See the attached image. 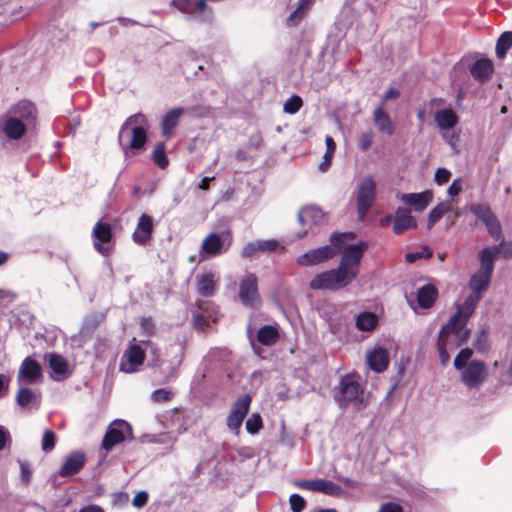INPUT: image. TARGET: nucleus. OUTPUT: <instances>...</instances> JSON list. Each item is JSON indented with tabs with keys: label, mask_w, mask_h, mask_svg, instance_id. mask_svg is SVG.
Wrapping results in <instances>:
<instances>
[{
	"label": "nucleus",
	"mask_w": 512,
	"mask_h": 512,
	"mask_svg": "<svg viewBox=\"0 0 512 512\" xmlns=\"http://www.w3.org/2000/svg\"><path fill=\"white\" fill-rule=\"evenodd\" d=\"M500 247H486L480 252V268L470 278L471 295H483L487 291L494 270V262Z\"/></svg>",
	"instance_id": "20e7f679"
},
{
	"label": "nucleus",
	"mask_w": 512,
	"mask_h": 512,
	"mask_svg": "<svg viewBox=\"0 0 512 512\" xmlns=\"http://www.w3.org/2000/svg\"><path fill=\"white\" fill-rule=\"evenodd\" d=\"M436 297L437 290L431 284L422 286L417 292L418 304L424 309L430 308L434 304Z\"/></svg>",
	"instance_id": "f704fd0d"
},
{
	"label": "nucleus",
	"mask_w": 512,
	"mask_h": 512,
	"mask_svg": "<svg viewBox=\"0 0 512 512\" xmlns=\"http://www.w3.org/2000/svg\"><path fill=\"white\" fill-rule=\"evenodd\" d=\"M337 255V248L331 242L329 245L318 247L307 251L297 258V263L301 266H313L323 263Z\"/></svg>",
	"instance_id": "4468645a"
},
{
	"label": "nucleus",
	"mask_w": 512,
	"mask_h": 512,
	"mask_svg": "<svg viewBox=\"0 0 512 512\" xmlns=\"http://www.w3.org/2000/svg\"><path fill=\"white\" fill-rule=\"evenodd\" d=\"M41 378L42 369L40 364L31 357H26L19 367L17 384L19 386L35 384L40 382Z\"/></svg>",
	"instance_id": "2eb2a0df"
},
{
	"label": "nucleus",
	"mask_w": 512,
	"mask_h": 512,
	"mask_svg": "<svg viewBox=\"0 0 512 512\" xmlns=\"http://www.w3.org/2000/svg\"><path fill=\"white\" fill-rule=\"evenodd\" d=\"M363 395L364 385L359 375L351 373L341 377L338 395L336 396L341 406L359 405L363 401Z\"/></svg>",
	"instance_id": "39448f33"
},
{
	"label": "nucleus",
	"mask_w": 512,
	"mask_h": 512,
	"mask_svg": "<svg viewBox=\"0 0 512 512\" xmlns=\"http://www.w3.org/2000/svg\"><path fill=\"white\" fill-rule=\"evenodd\" d=\"M326 151L325 153L333 155L336 149V144L331 136L325 138Z\"/></svg>",
	"instance_id": "0e129e2a"
},
{
	"label": "nucleus",
	"mask_w": 512,
	"mask_h": 512,
	"mask_svg": "<svg viewBox=\"0 0 512 512\" xmlns=\"http://www.w3.org/2000/svg\"><path fill=\"white\" fill-rule=\"evenodd\" d=\"M452 210V203L450 201H444L439 203L433 208L428 216V227L431 228L436 222H438L442 216Z\"/></svg>",
	"instance_id": "ea45409f"
},
{
	"label": "nucleus",
	"mask_w": 512,
	"mask_h": 512,
	"mask_svg": "<svg viewBox=\"0 0 512 512\" xmlns=\"http://www.w3.org/2000/svg\"><path fill=\"white\" fill-rule=\"evenodd\" d=\"M170 397L171 392L167 389H157L151 395L152 400L157 403L168 401Z\"/></svg>",
	"instance_id": "5fc2aeb1"
},
{
	"label": "nucleus",
	"mask_w": 512,
	"mask_h": 512,
	"mask_svg": "<svg viewBox=\"0 0 512 512\" xmlns=\"http://www.w3.org/2000/svg\"><path fill=\"white\" fill-rule=\"evenodd\" d=\"M355 238L356 234L353 232L334 233L330 237V241L337 248V255L341 254L338 267L344 271L352 282L359 274L361 259L368 248L365 241H359L355 244L350 243Z\"/></svg>",
	"instance_id": "f257e3e1"
},
{
	"label": "nucleus",
	"mask_w": 512,
	"mask_h": 512,
	"mask_svg": "<svg viewBox=\"0 0 512 512\" xmlns=\"http://www.w3.org/2000/svg\"><path fill=\"white\" fill-rule=\"evenodd\" d=\"M92 239L95 250L107 257L112 251V228L109 223L98 221L92 230Z\"/></svg>",
	"instance_id": "9d476101"
},
{
	"label": "nucleus",
	"mask_w": 512,
	"mask_h": 512,
	"mask_svg": "<svg viewBox=\"0 0 512 512\" xmlns=\"http://www.w3.org/2000/svg\"><path fill=\"white\" fill-rule=\"evenodd\" d=\"M19 390L16 395V403L21 407H28L34 405L35 409L40 406V394L34 391L26 385L19 386Z\"/></svg>",
	"instance_id": "473e14b6"
},
{
	"label": "nucleus",
	"mask_w": 512,
	"mask_h": 512,
	"mask_svg": "<svg viewBox=\"0 0 512 512\" xmlns=\"http://www.w3.org/2000/svg\"><path fill=\"white\" fill-rule=\"evenodd\" d=\"M141 328L142 330L147 334V335H150L152 334L153 332V329H154V324L151 320V318H143L141 320Z\"/></svg>",
	"instance_id": "680f3d73"
},
{
	"label": "nucleus",
	"mask_w": 512,
	"mask_h": 512,
	"mask_svg": "<svg viewBox=\"0 0 512 512\" xmlns=\"http://www.w3.org/2000/svg\"><path fill=\"white\" fill-rule=\"evenodd\" d=\"M417 226L416 219L411 215L410 211L406 208L399 207L395 211L393 231L395 234H402L410 228Z\"/></svg>",
	"instance_id": "b1692460"
},
{
	"label": "nucleus",
	"mask_w": 512,
	"mask_h": 512,
	"mask_svg": "<svg viewBox=\"0 0 512 512\" xmlns=\"http://www.w3.org/2000/svg\"><path fill=\"white\" fill-rule=\"evenodd\" d=\"M511 47H512V32L511 31L503 32L500 35V37L498 38L497 43H496V48H495L496 56L499 59H503Z\"/></svg>",
	"instance_id": "58836bf2"
},
{
	"label": "nucleus",
	"mask_w": 512,
	"mask_h": 512,
	"mask_svg": "<svg viewBox=\"0 0 512 512\" xmlns=\"http://www.w3.org/2000/svg\"><path fill=\"white\" fill-rule=\"evenodd\" d=\"M442 138L448 143L451 147L455 145V142L458 139V135L456 134H449L448 131H441L440 132Z\"/></svg>",
	"instance_id": "e2e57ef3"
},
{
	"label": "nucleus",
	"mask_w": 512,
	"mask_h": 512,
	"mask_svg": "<svg viewBox=\"0 0 512 512\" xmlns=\"http://www.w3.org/2000/svg\"><path fill=\"white\" fill-rule=\"evenodd\" d=\"M148 497V493L144 490H141L134 496L132 505L136 508H142L147 504Z\"/></svg>",
	"instance_id": "6e6d98bb"
},
{
	"label": "nucleus",
	"mask_w": 512,
	"mask_h": 512,
	"mask_svg": "<svg viewBox=\"0 0 512 512\" xmlns=\"http://www.w3.org/2000/svg\"><path fill=\"white\" fill-rule=\"evenodd\" d=\"M332 156L331 154H328V153H324V156H323V160L322 162L319 164V170L324 172L327 170V168L330 166L331 164V160H332Z\"/></svg>",
	"instance_id": "69168bd1"
},
{
	"label": "nucleus",
	"mask_w": 512,
	"mask_h": 512,
	"mask_svg": "<svg viewBox=\"0 0 512 512\" xmlns=\"http://www.w3.org/2000/svg\"><path fill=\"white\" fill-rule=\"evenodd\" d=\"M379 512H402V507L396 503H385L381 506Z\"/></svg>",
	"instance_id": "052dcab7"
},
{
	"label": "nucleus",
	"mask_w": 512,
	"mask_h": 512,
	"mask_svg": "<svg viewBox=\"0 0 512 512\" xmlns=\"http://www.w3.org/2000/svg\"><path fill=\"white\" fill-rule=\"evenodd\" d=\"M193 321L196 327L202 328L206 323V317L202 314H194Z\"/></svg>",
	"instance_id": "338daca9"
},
{
	"label": "nucleus",
	"mask_w": 512,
	"mask_h": 512,
	"mask_svg": "<svg viewBox=\"0 0 512 512\" xmlns=\"http://www.w3.org/2000/svg\"><path fill=\"white\" fill-rule=\"evenodd\" d=\"M373 122L378 131L387 135H393L395 128L390 116L385 112L383 103L374 110Z\"/></svg>",
	"instance_id": "cd10ccee"
},
{
	"label": "nucleus",
	"mask_w": 512,
	"mask_h": 512,
	"mask_svg": "<svg viewBox=\"0 0 512 512\" xmlns=\"http://www.w3.org/2000/svg\"><path fill=\"white\" fill-rule=\"evenodd\" d=\"M373 139H374V133L372 131H367V132H364L361 134L360 136V144H359V147L362 151H367L372 143H373Z\"/></svg>",
	"instance_id": "603ef678"
},
{
	"label": "nucleus",
	"mask_w": 512,
	"mask_h": 512,
	"mask_svg": "<svg viewBox=\"0 0 512 512\" xmlns=\"http://www.w3.org/2000/svg\"><path fill=\"white\" fill-rule=\"evenodd\" d=\"M131 436V425L125 420L116 419L109 424L102 441V447L106 451H110L115 445L122 443Z\"/></svg>",
	"instance_id": "1a4fd4ad"
},
{
	"label": "nucleus",
	"mask_w": 512,
	"mask_h": 512,
	"mask_svg": "<svg viewBox=\"0 0 512 512\" xmlns=\"http://www.w3.org/2000/svg\"><path fill=\"white\" fill-rule=\"evenodd\" d=\"M473 350L463 348L453 361L454 368L460 373L461 382L468 389H479L488 379L489 370L485 362L472 359Z\"/></svg>",
	"instance_id": "f03ea898"
},
{
	"label": "nucleus",
	"mask_w": 512,
	"mask_h": 512,
	"mask_svg": "<svg viewBox=\"0 0 512 512\" xmlns=\"http://www.w3.org/2000/svg\"><path fill=\"white\" fill-rule=\"evenodd\" d=\"M219 278L215 272H206L197 275V291L203 297H209L215 294Z\"/></svg>",
	"instance_id": "4be33fe9"
},
{
	"label": "nucleus",
	"mask_w": 512,
	"mask_h": 512,
	"mask_svg": "<svg viewBox=\"0 0 512 512\" xmlns=\"http://www.w3.org/2000/svg\"><path fill=\"white\" fill-rule=\"evenodd\" d=\"M56 442V435L52 430H45L43 433L41 448L44 452H50L54 449Z\"/></svg>",
	"instance_id": "a18cd8bd"
},
{
	"label": "nucleus",
	"mask_w": 512,
	"mask_h": 512,
	"mask_svg": "<svg viewBox=\"0 0 512 512\" xmlns=\"http://www.w3.org/2000/svg\"><path fill=\"white\" fill-rule=\"evenodd\" d=\"M366 362L371 370L377 373L383 372L389 363L388 354L383 348H375L367 354Z\"/></svg>",
	"instance_id": "bb28decb"
},
{
	"label": "nucleus",
	"mask_w": 512,
	"mask_h": 512,
	"mask_svg": "<svg viewBox=\"0 0 512 512\" xmlns=\"http://www.w3.org/2000/svg\"><path fill=\"white\" fill-rule=\"evenodd\" d=\"M297 217L301 225L308 226L309 228L322 225L325 222V213L314 205L301 208Z\"/></svg>",
	"instance_id": "aec40b11"
},
{
	"label": "nucleus",
	"mask_w": 512,
	"mask_h": 512,
	"mask_svg": "<svg viewBox=\"0 0 512 512\" xmlns=\"http://www.w3.org/2000/svg\"><path fill=\"white\" fill-rule=\"evenodd\" d=\"M246 430L250 434H256L262 428V419L259 414H252L246 421Z\"/></svg>",
	"instance_id": "de8ad7c7"
},
{
	"label": "nucleus",
	"mask_w": 512,
	"mask_h": 512,
	"mask_svg": "<svg viewBox=\"0 0 512 512\" xmlns=\"http://www.w3.org/2000/svg\"><path fill=\"white\" fill-rule=\"evenodd\" d=\"M434 121L441 132L454 128L458 124L459 118L453 109L445 108L435 112Z\"/></svg>",
	"instance_id": "a878e982"
},
{
	"label": "nucleus",
	"mask_w": 512,
	"mask_h": 512,
	"mask_svg": "<svg viewBox=\"0 0 512 512\" xmlns=\"http://www.w3.org/2000/svg\"><path fill=\"white\" fill-rule=\"evenodd\" d=\"M86 462V456L83 452L75 451L69 454L62 468L59 471L61 477L72 476L78 473Z\"/></svg>",
	"instance_id": "5701e85b"
},
{
	"label": "nucleus",
	"mask_w": 512,
	"mask_h": 512,
	"mask_svg": "<svg viewBox=\"0 0 512 512\" xmlns=\"http://www.w3.org/2000/svg\"><path fill=\"white\" fill-rule=\"evenodd\" d=\"M289 503L293 512H301L306 505L305 499L296 493L290 496Z\"/></svg>",
	"instance_id": "8fccbe9b"
},
{
	"label": "nucleus",
	"mask_w": 512,
	"mask_h": 512,
	"mask_svg": "<svg viewBox=\"0 0 512 512\" xmlns=\"http://www.w3.org/2000/svg\"><path fill=\"white\" fill-rule=\"evenodd\" d=\"M3 131L9 139H20L26 131L25 123L8 114L3 123Z\"/></svg>",
	"instance_id": "c756f323"
},
{
	"label": "nucleus",
	"mask_w": 512,
	"mask_h": 512,
	"mask_svg": "<svg viewBox=\"0 0 512 512\" xmlns=\"http://www.w3.org/2000/svg\"><path fill=\"white\" fill-rule=\"evenodd\" d=\"M314 2L315 0H299L296 9L287 18V25L289 27L297 26Z\"/></svg>",
	"instance_id": "c9c22d12"
},
{
	"label": "nucleus",
	"mask_w": 512,
	"mask_h": 512,
	"mask_svg": "<svg viewBox=\"0 0 512 512\" xmlns=\"http://www.w3.org/2000/svg\"><path fill=\"white\" fill-rule=\"evenodd\" d=\"M451 177V172L447 170L446 168H438L435 172V182L438 185H443L444 183H447Z\"/></svg>",
	"instance_id": "864d4df0"
},
{
	"label": "nucleus",
	"mask_w": 512,
	"mask_h": 512,
	"mask_svg": "<svg viewBox=\"0 0 512 512\" xmlns=\"http://www.w3.org/2000/svg\"><path fill=\"white\" fill-rule=\"evenodd\" d=\"M152 158L154 163L160 168L165 169L168 166V158L165 154V144L160 142L158 143L152 153Z\"/></svg>",
	"instance_id": "79ce46f5"
},
{
	"label": "nucleus",
	"mask_w": 512,
	"mask_h": 512,
	"mask_svg": "<svg viewBox=\"0 0 512 512\" xmlns=\"http://www.w3.org/2000/svg\"><path fill=\"white\" fill-rule=\"evenodd\" d=\"M79 512H104L103 509L97 505H89L80 509Z\"/></svg>",
	"instance_id": "774afa93"
},
{
	"label": "nucleus",
	"mask_w": 512,
	"mask_h": 512,
	"mask_svg": "<svg viewBox=\"0 0 512 512\" xmlns=\"http://www.w3.org/2000/svg\"><path fill=\"white\" fill-rule=\"evenodd\" d=\"M224 246V241L217 233H210L207 235L201 244L199 252V260H206L208 257H214L221 253Z\"/></svg>",
	"instance_id": "6ab92c4d"
},
{
	"label": "nucleus",
	"mask_w": 512,
	"mask_h": 512,
	"mask_svg": "<svg viewBox=\"0 0 512 512\" xmlns=\"http://www.w3.org/2000/svg\"><path fill=\"white\" fill-rule=\"evenodd\" d=\"M462 190V180L455 179L452 184L449 186L447 193L451 197L457 196Z\"/></svg>",
	"instance_id": "4d7b16f0"
},
{
	"label": "nucleus",
	"mask_w": 512,
	"mask_h": 512,
	"mask_svg": "<svg viewBox=\"0 0 512 512\" xmlns=\"http://www.w3.org/2000/svg\"><path fill=\"white\" fill-rule=\"evenodd\" d=\"M145 359V352L138 344H131L122 355L119 369L124 373H133L138 370Z\"/></svg>",
	"instance_id": "f3484780"
},
{
	"label": "nucleus",
	"mask_w": 512,
	"mask_h": 512,
	"mask_svg": "<svg viewBox=\"0 0 512 512\" xmlns=\"http://www.w3.org/2000/svg\"><path fill=\"white\" fill-rule=\"evenodd\" d=\"M399 95L400 93L396 88H390L383 94L381 103H383L384 106L388 100L396 99L399 97Z\"/></svg>",
	"instance_id": "13d9d810"
},
{
	"label": "nucleus",
	"mask_w": 512,
	"mask_h": 512,
	"mask_svg": "<svg viewBox=\"0 0 512 512\" xmlns=\"http://www.w3.org/2000/svg\"><path fill=\"white\" fill-rule=\"evenodd\" d=\"M10 440V433L9 431L4 428L3 426H0V451H2L6 443Z\"/></svg>",
	"instance_id": "bf43d9fd"
},
{
	"label": "nucleus",
	"mask_w": 512,
	"mask_h": 512,
	"mask_svg": "<svg viewBox=\"0 0 512 512\" xmlns=\"http://www.w3.org/2000/svg\"><path fill=\"white\" fill-rule=\"evenodd\" d=\"M470 73L474 79L484 82L493 73V63L489 59H479L470 68Z\"/></svg>",
	"instance_id": "72a5a7b5"
},
{
	"label": "nucleus",
	"mask_w": 512,
	"mask_h": 512,
	"mask_svg": "<svg viewBox=\"0 0 512 512\" xmlns=\"http://www.w3.org/2000/svg\"><path fill=\"white\" fill-rule=\"evenodd\" d=\"M352 283V280L339 267L317 274L310 282L314 290L337 291Z\"/></svg>",
	"instance_id": "0eeeda50"
},
{
	"label": "nucleus",
	"mask_w": 512,
	"mask_h": 512,
	"mask_svg": "<svg viewBox=\"0 0 512 512\" xmlns=\"http://www.w3.org/2000/svg\"><path fill=\"white\" fill-rule=\"evenodd\" d=\"M153 220L151 216L143 213L139 219L135 231L132 234L133 241L138 245H146L151 239Z\"/></svg>",
	"instance_id": "412c9836"
},
{
	"label": "nucleus",
	"mask_w": 512,
	"mask_h": 512,
	"mask_svg": "<svg viewBox=\"0 0 512 512\" xmlns=\"http://www.w3.org/2000/svg\"><path fill=\"white\" fill-rule=\"evenodd\" d=\"M145 125V115L137 113L127 118L121 126L118 142L123 149L125 157L135 156L145 146L147 141Z\"/></svg>",
	"instance_id": "7ed1b4c3"
},
{
	"label": "nucleus",
	"mask_w": 512,
	"mask_h": 512,
	"mask_svg": "<svg viewBox=\"0 0 512 512\" xmlns=\"http://www.w3.org/2000/svg\"><path fill=\"white\" fill-rule=\"evenodd\" d=\"M398 198L405 205L412 207L414 211L421 212L431 203L433 193L429 190L420 193H404L400 194Z\"/></svg>",
	"instance_id": "a211bd4d"
},
{
	"label": "nucleus",
	"mask_w": 512,
	"mask_h": 512,
	"mask_svg": "<svg viewBox=\"0 0 512 512\" xmlns=\"http://www.w3.org/2000/svg\"><path fill=\"white\" fill-rule=\"evenodd\" d=\"M470 211L482 222L484 223L494 214L491 211V208L487 204H473L470 207Z\"/></svg>",
	"instance_id": "37998d69"
},
{
	"label": "nucleus",
	"mask_w": 512,
	"mask_h": 512,
	"mask_svg": "<svg viewBox=\"0 0 512 512\" xmlns=\"http://www.w3.org/2000/svg\"><path fill=\"white\" fill-rule=\"evenodd\" d=\"M483 224L486 226L488 232L492 235V237L496 241H498V240L501 241L500 245L497 246V247H500V250H501L503 245H504V239H503V236H502V231H501L500 223L497 220V218L495 217V215L490 217Z\"/></svg>",
	"instance_id": "a19ab883"
},
{
	"label": "nucleus",
	"mask_w": 512,
	"mask_h": 512,
	"mask_svg": "<svg viewBox=\"0 0 512 512\" xmlns=\"http://www.w3.org/2000/svg\"><path fill=\"white\" fill-rule=\"evenodd\" d=\"M432 256V251L428 247H423L420 251L406 254V260L409 263H413L418 259H429Z\"/></svg>",
	"instance_id": "09e8293b"
},
{
	"label": "nucleus",
	"mask_w": 512,
	"mask_h": 512,
	"mask_svg": "<svg viewBox=\"0 0 512 512\" xmlns=\"http://www.w3.org/2000/svg\"><path fill=\"white\" fill-rule=\"evenodd\" d=\"M480 300L481 295L467 296L463 304L458 305L457 311L451 316L448 323L442 327L444 328V332H453L457 335H464L465 331L463 332V329Z\"/></svg>",
	"instance_id": "423d86ee"
},
{
	"label": "nucleus",
	"mask_w": 512,
	"mask_h": 512,
	"mask_svg": "<svg viewBox=\"0 0 512 512\" xmlns=\"http://www.w3.org/2000/svg\"><path fill=\"white\" fill-rule=\"evenodd\" d=\"M377 316L372 312H361L356 318V327L361 331H371L377 324Z\"/></svg>",
	"instance_id": "4c0bfd02"
},
{
	"label": "nucleus",
	"mask_w": 512,
	"mask_h": 512,
	"mask_svg": "<svg viewBox=\"0 0 512 512\" xmlns=\"http://www.w3.org/2000/svg\"><path fill=\"white\" fill-rule=\"evenodd\" d=\"M376 196V183L372 176L364 177L356 191L357 213L358 218L363 219L370 207L372 206Z\"/></svg>",
	"instance_id": "6e6552de"
},
{
	"label": "nucleus",
	"mask_w": 512,
	"mask_h": 512,
	"mask_svg": "<svg viewBox=\"0 0 512 512\" xmlns=\"http://www.w3.org/2000/svg\"><path fill=\"white\" fill-rule=\"evenodd\" d=\"M48 365L51 371L55 374V380H61L68 374V363L66 359L57 353H50L47 355Z\"/></svg>",
	"instance_id": "7c9ffc66"
},
{
	"label": "nucleus",
	"mask_w": 512,
	"mask_h": 512,
	"mask_svg": "<svg viewBox=\"0 0 512 512\" xmlns=\"http://www.w3.org/2000/svg\"><path fill=\"white\" fill-rule=\"evenodd\" d=\"M182 114V108H174L170 110L168 113H166L162 120L163 135L168 136L171 133V131L177 126L178 121Z\"/></svg>",
	"instance_id": "e433bc0d"
},
{
	"label": "nucleus",
	"mask_w": 512,
	"mask_h": 512,
	"mask_svg": "<svg viewBox=\"0 0 512 512\" xmlns=\"http://www.w3.org/2000/svg\"><path fill=\"white\" fill-rule=\"evenodd\" d=\"M468 335V330L465 331L464 335H457L453 332H444V328L441 329L437 346L439 352V360L442 365H446L450 360L448 349L451 346L459 347L463 345L466 342Z\"/></svg>",
	"instance_id": "9b49d317"
},
{
	"label": "nucleus",
	"mask_w": 512,
	"mask_h": 512,
	"mask_svg": "<svg viewBox=\"0 0 512 512\" xmlns=\"http://www.w3.org/2000/svg\"><path fill=\"white\" fill-rule=\"evenodd\" d=\"M294 485L303 490L319 492L328 496L338 497L344 493V490L338 484L326 479L316 480H297Z\"/></svg>",
	"instance_id": "f8f14e48"
},
{
	"label": "nucleus",
	"mask_w": 512,
	"mask_h": 512,
	"mask_svg": "<svg viewBox=\"0 0 512 512\" xmlns=\"http://www.w3.org/2000/svg\"><path fill=\"white\" fill-rule=\"evenodd\" d=\"M171 4L185 14L196 12V5L192 0H172Z\"/></svg>",
	"instance_id": "49530a36"
},
{
	"label": "nucleus",
	"mask_w": 512,
	"mask_h": 512,
	"mask_svg": "<svg viewBox=\"0 0 512 512\" xmlns=\"http://www.w3.org/2000/svg\"><path fill=\"white\" fill-rule=\"evenodd\" d=\"M9 115L20 119L22 122L31 123L35 119L36 109L33 103L23 100L10 109Z\"/></svg>",
	"instance_id": "c85d7f7f"
},
{
	"label": "nucleus",
	"mask_w": 512,
	"mask_h": 512,
	"mask_svg": "<svg viewBox=\"0 0 512 512\" xmlns=\"http://www.w3.org/2000/svg\"><path fill=\"white\" fill-rule=\"evenodd\" d=\"M251 397L247 394L239 397L232 405L226 423L231 431L238 432L242 422L249 412Z\"/></svg>",
	"instance_id": "ddd939ff"
},
{
	"label": "nucleus",
	"mask_w": 512,
	"mask_h": 512,
	"mask_svg": "<svg viewBox=\"0 0 512 512\" xmlns=\"http://www.w3.org/2000/svg\"><path fill=\"white\" fill-rule=\"evenodd\" d=\"M302 104H303V101H302L301 97L294 95V96L290 97L284 103L283 110L285 113L292 115V114L297 113L300 110V108L302 107Z\"/></svg>",
	"instance_id": "c03bdc74"
},
{
	"label": "nucleus",
	"mask_w": 512,
	"mask_h": 512,
	"mask_svg": "<svg viewBox=\"0 0 512 512\" xmlns=\"http://www.w3.org/2000/svg\"><path fill=\"white\" fill-rule=\"evenodd\" d=\"M278 246V242L276 240H255L248 242L244 245L241 256L244 258H249L255 255L258 252H266V251H274Z\"/></svg>",
	"instance_id": "393cba45"
},
{
	"label": "nucleus",
	"mask_w": 512,
	"mask_h": 512,
	"mask_svg": "<svg viewBox=\"0 0 512 512\" xmlns=\"http://www.w3.org/2000/svg\"><path fill=\"white\" fill-rule=\"evenodd\" d=\"M475 349L481 353L486 352L489 348L486 333L482 330L473 343Z\"/></svg>",
	"instance_id": "3c124183"
},
{
	"label": "nucleus",
	"mask_w": 512,
	"mask_h": 512,
	"mask_svg": "<svg viewBox=\"0 0 512 512\" xmlns=\"http://www.w3.org/2000/svg\"><path fill=\"white\" fill-rule=\"evenodd\" d=\"M239 298L245 306L256 307L259 304L258 280L254 274H248L241 280Z\"/></svg>",
	"instance_id": "dca6fc26"
},
{
	"label": "nucleus",
	"mask_w": 512,
	"mask_h": 512,
	"mask_svg": "<svg viewBox=\"0 0 512 512\" xmlns=\"http://www.w3.org/2000/svg\"><path fill=\"white\" fill-rule=\"evenodd\" d=\"M280 337V328L278 324L264 325L257 331V340L264 346L274 345Z\"/></svg>",
	"instance_id": "2f4dec72"
}]
</instances>
